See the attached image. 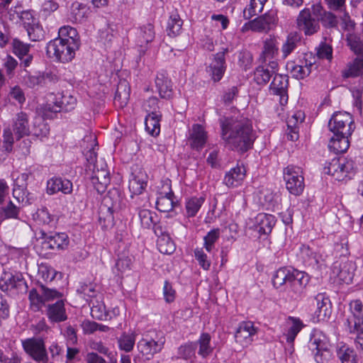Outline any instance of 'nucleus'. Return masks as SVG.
Instances as JSON below:
<instances>
[{
  "label": "nucleus",
  "mask_w": 363,
  "mask_h": 363,
  "mask_svg": "<svg viewBox=\"0 0 363 363\" xmlns=\"http://www.w3.org/2000/svg\"><path fill=\"white\" fill-rule=\"evenodd\" d=\"M219 123L220 137L226 147L242 153L252 148L255 135L247 118L223 116Z\"/></svg>",
  "instance_id": "1"
},
{
  "label": "nucleus",
  "mask_w": 363,
  "mask_h": 363,
  "mask_svg": "<svg viewBox=\"0 0 363 363\" xmlns=\"http://www.w3.org/2000/svg\"><path fill=\"white\" fill-rule=\"evenodd\" d=\"M328 127L334 134L328 143L329 149L335 154L345 152L350 146L349 138L355 129L352 115L347 112L334 113L329 121Z\"/></svg>",
  "instance_id": "2"
},
{
  "label": "nucleus",
  "mask_w": 363,
  "mask_h": 363,
  "mask_svg": "<svg viewBox=\"0 0 363 363\" xmlns=\"http://www.w3.org/2000/svg\"><path fill=\"white\" fill-rule=\"evenodd\" d=\"M79 45L80 43L74 40L65 42L55 38L48 43L46 52L50 57L65 63L70 62L74 57L75 51L79 49Z\"/></svg>",
  "instance_id": "3"
},
{
  "label": "nucleus",
  "mask_w": 363,
  "mask_h": 363,
  "mask_svg": "<svg viewBox=\"0 0 363 363\" xmlns=\"http://www.w3.org/2000/svg\"><path fill=\"white\" fill-rule=\"evenodd\" d=\"M329 346L328 339L322 331L318 330L312 331L308 347L313 354L314 359L317 363H328L330 360L332 353Z\"/></svg>",
  "instance_id": "4"
},
{
  "label": "nucleus",
  "mask_w": 363,
  "mask_h": 363,
  "mask_svg": "<svg viewBox=\"0 0 363 363\" xmlns=\"http://www.w3.org/2000/svg\"><path fill=\"white\" fill-rule=\"evenodd\" d=\"M354 171V161L345 157L333 158L330 162H326L323 168L325 174L331 175L337 181L351 179Z\"/></svg>",
  "instance_id": "5"
},
{
  "label": "nucleus",
  "mask_w": 363,
  "mask_h": 363,
  "mask_svg": "<svg viewBox=\"0 0 363 363\" xmlns=\"http://www.w3.org/2000/svg\"><path fill=\"white\" fill-rule=\"evenodd\" d=\"M62 294L54 289H50L40 284L37 288L29 291L28 298L30 308L34 311H40L45 302L60 298Z\"/></svg>",
  "instance_id": "6"
},
{
  "label": "nucleus",
  "mask_w": 363,
  "mask_h": 363,
  "mask_svg": "<svg viewBox=\"0 0 363 363\" xmlns=\"http://www.w3.org/2000/svg\"><path fill=\"white\" fill-rule=\"evenodd\" d=\"M283 173L287 190L291 194L300 195L305 187L302 169L297 166L289 165L284 169Z\"/></svg>",
  "instance_id": "7"
},
{
  "label": "nucleus",
  "mask_w": 363,
  "mask_h": 363,
  "mask_svg": "<svg viewBox=\"0 0 363 363\" xmlns=\"http://www.w3.org/2000/svg\"><path fill=\"white\" fill-rule=\"evenodd\" d=\"M296 27L305 35L311 36L317 33L320 29L318 19L313 15V11L305 8L301 10L296 18Z\"/></svg>",
  "instance_id": "8"
},
{
  "label": "nucleus",
  "mask_w": 363,
  "mask_h": 363,
  "mask_svg": "<svg viewBox=\"0 0 363 363\" xmlns=\"http://www.w3.org/2000/svg\"><path fill=\"white\" fill-rule=\"evenodd\" d=\"M22 346L25 352L35 361L39 363L48 362V356L43 339L32 337L23 340Z\"/></svg>",
  "instance_id": "9"
},
{
  "label": "nucleus",
  "mask_w": 363,
  "mask_h": 363,
  "mask_svg": "<svg viewBox=\"0 0 363 363\" xmlns=\"http://www.w3.org/2000/svg\"><path fill=\"white\" fill-rule=\"evenodd\" d=\"M91 169L93 172L91 182L94 189L99 194L105 192L111 181L110 173L107 169L106 164L101 161L100 164L94 165V167Z\"/></svg>",
  "instance_id": "10"
},
{
  "label": "nucleus",
  "mask_w": 363,
  "mask_h": 363,
  "mask_svg": "<svg viewBox=\"0 0 363 363\" xmlns=\"http://www.w3.org/2000/svg\"><path fill=\"white\" fill-rule=\"evenodd\" d=\"M350 315L346 320V325L350 333L357 332V328L363 330V303L360 300H353L350 303Z\"/></svg>",
  "instance_id": "11"
},
{
  "label": "nucleus",
  "mask_w": 363,
  "mask_h": 363,
  "mask_svg": "<svg viewBox=\"0 0 363 363\" xmlns=\"http://www.w3.org/2000/svg\"><path fill=\"white\" fill-rule=\"evenodd\" d=\"M313 301L316 306L313 317V321L320 322L329 319L332 313V304L329 297L325 293H320L314 297Z\"/></svg>",
  "instance_id": "12"
},
{
  "label": "nucleus",
  "mask_w": 363,
  "mask_h": 363,
  "mask_svg": "<svg viewBox=\"0 0 363 363\" xmlns=\"http://www.w3.org/2000/svg\"><path fill=\"white\" fill-rule=\"evenodd\" d=\"M299 256L306 265L314 269H321L325 264L323 256L306 245H301L299 247Z\"/></svg>",
  "instance_id": "13"
},
{
  "label": "nucleus",
  "mask_w": 363,
  "mask_h": 363,
  "mask_svg": "<svg viewBox=\"0 0 363 363\" xmlns=\"http://www.w3.org/2000/svg\"><path fill=\"white\" fill-rule=\"evenodd\" d=\"M257 329L250 321L242 322L235 334V339L237 343L242 347H247L253 341V336L257 333Z\"/></svg>",
  "instance_id": "14"
},
{
  "label": "nucleus",
  "mask_w": 363,
  "mask_h": 363,
  "mask_svg": "<svg viewBox=\"0 0 363 363\" xmlns=\"http://www.w3.org/2000/svg\"><path fill=\"white\" fill-rule=\"evenodd\" d=\"M227 52L228 49H225L221 52H217L207 68V72L214 82L220 81L225 72V55Z\"/></svg>",
  "instance_id": "15"
},
{
  "label": "nucleus",
  "mask_w": 363,
  "mask_h": 363,
  "mask_svg": "<svg viewBox=\"0 0 363 363\" xmlns=\"http://www.w3.org/2000/svg\"><path fill=\"white\" fill-rule=\"evenodd\" d=\"M288 85L289 82L286 76L275 74L269 86L271 91L279 96V103L281 106L286 105L288 102Z\"/></svg>",
  "instance_id": "16"
},
{
  "label": "nucleus",
  "mask_w": 363,
  "mask_h": 363,
  "mask_svg": "<svg viewBox=\"0 0 363 363\" xmlns=\"http://www.w3.org/2000/svg\"><path fill=\"white\" fill-rule=\"evenodd\" d=\"M165 340L161 337L157 341L154 340L142 339L138 342V348L140 352L150 359L155 354L160 352L163 348Z\"/></svg>",
  "instance_id": "17"
},
{
  "label": "nucleus",
  "mask_w": 363,
  "mask_h": 363,
  "mask_svg": "<svg viewBox=\"0 0 363 363\" xmlns=\"http://www.w3.org/2000/svg\"><path fill=\"white\" fill-rule=\"evenodd\" d=\"M45 314L49 321L52 323L64 322L67 319L65 303L62 300L48 304Z\"/></svg>",
  "instance_id": "18"
},
{
  "label": "nucleus",
  "mask_w": 363,
  "mask_h": 363,
  "mask_svg": "<svg viewBox=\"0 0 363 363\" xmlns=\"http://www.w3.org/2000/svg\"><path fill=\"white\" fill-rule=\"evenodd\" d=\"M246 171L242 166H236L231 168L223 179V184L228 187L233 188L237 187L242 184L244 179L245 178Z\"/></svg>",
  "instance_id": "19"
},
{
  "label": "nucleus",
  "mask_w": 363,
  "mask_h": 363,
  "mask_svg": "<svg viewBox=\"0 0 363 363\" xmlns=\"http://www.w3.org/2000/svg\"><path fill=\"white\" fill-rule=\"evenodd\" d=\"M147 175L142 169L135 170L129 180L128 188L133 194H140L147 186Z\"/></svg>",
  "instance_id": "20"
},
{
  "label": "nucleus",
  "mask_w": 363,
  "mask_h": 363,
  "mask_svg": "<svg viewBox=\"0 0 363 363\" xmlns=\"http://www.w3.org/2000/svg\"><path fill=\"white\" fill-rule=\"evenodd\" d=\"M1 288L3 291L14 290L17 293H22L26 291L27 284L21 274H11L1 284Z\"/></svg>",
  "instance_id": "21"
},
{
  "label": "nucleus",
  "mask_w": 363,
  "mask_h": 363,
  "mask_svg": "<svg viewBox=\"0 0 363 363\" xmlns=\"http://www.w3.org/2000/svg\"><path fill=\"white\" fill-rule=\"evenodd\" d=\"M61 191L68 194L72 191V183L66 179L60 177L52 178L47 182V193L50 195Z\"/></svg>",
  "instance_id": "22"
},
{
  "label": "nucleus",
  "mask_w": 363,
  "mask_h": 363,
  "mask_svg": "<svg viewBox=\"0 0 363 363\" xmlns=\"http://www.w3.org/2000/svg\"><path fill=\"white\" fill-rule=\"evenodd\" d=\"M275 23V18L270 14H265L257 17L250 21L247 24L250 29L253 31L262 33L267 32L271 29L272 25ZM247 26V24L245 25Z\"/></svg>",
  "instance_id": "23"
},
{
  "label": "nucleus",
  "mask_w": 363,
  "mask_h": 363,
  "mask_svg": "<svg viewBox=\"0 0 363 363\" xmlns=\"http://www.w3.org/2000/svg\"><path fill=\"white\" fill-rule=\"evenodd\" d=\"M276 223V218L273 215L259 213L255 217V228L259 234L267 235L272 232Z\"/></svg>",
  "instance_id": "24"
},
{
  "label": "nucleus",
  "mask_w": 363,
  "mask_h": 363,
  "mask_svg": "<svg viewBox=\"0 0 363 363\" xmlns=\"http://www.w3.org/2000/svg\"><path fill=\"white\" fill-rule=\"evenodd\" d=\"M312 9H313V15L318 19V23L321 22L324 27L332 28L337 26V17L333 13L325 11L320 5H313Z\"/></svg>",
  "instance_id": "25"
},
{
  "label": "nucleus",
  "mask_w": 363,
  "mask_h": 363,
  "mask_svg": "<svg viewBox=\"0 0 363 363\" xmlns=\"http://www.w3.org/2000/svg\"><path fill=\"white\" fill-rule=\"evenodd\" d=\"M207 140V134L204 128L199 124H194L190 132L189 141L194 149H200L203 147Z\"/></svg>",
  "instance_id": "26"
},
{
  "label": "nucleus",
  "mask_w": 363,
  "mask_h": 363,
  "mask_svg": "<svg viewBox=\"0 0 363 363\" xmlns=\"http://www.w3.org/2000/svg\"><path fill=\"white\" fill-rule=\"evenodd\" d=\"M155 85L161 98L169 99L173 96L171 80L164 73H158L155 78Z\"/></svg>",
  "instance_id": "27"
},
{
  "label": "nucleus",
  "mask_w": 363,
  "mask_h": 363,
  "mask_svg": "<svg viewBox=\"0 0 363 363\" xmlns=\"http://www.w3.org/2000/svg\"><path fill=\"white\" fill-rule=\"evenodd\" d=\"M30 48L29 44L25 43L18 39L13 40V52L22 60L24 67H28L33 60L32 55H29Z\"/></svg>",
  "instance_id": "28"
},
{
  "label": "nucleus",
  "mask_w": 363,
  "mask_h": 363,
  "mask_svg": "<svg viewBox=\"0 0 363 363\" xmlns=\"http://www.w3.org/2000/svg\"><path fill=\"white\" fill-rule=\"evenodd\" d=\"M130 88L129 83L125 79H121L118 82L114 96V104L120 108L124 107L130 99Z\"/></svg>",
  "instance_id": "29"
},
{
  "label": "nucleus",
  "mask_w": 363,
  "mask_h": 363,
  "mask_svg": "<svg viewBox=\"0 0 363 363\" xmlns=\"http://www.w3.org/2000/svg\"><path fill=\"white\" fill-rule=\"evenodd\" d=\"M278 42L275 37L269 36L263 44V50L260 54L259 60L267 63V60L274 59L278 54Z\"/></svg>",
  "instance_id": "30"
},
{
  "label": "nucleus",
  "mask_w": 363,
  "mask_h": 363,
  "mask_svg": "<svg viewBox=\"0 0 363 363\" xmlns=\"http://www.w3.org/2000/svg\"><path fill=\"white\" fill-rule=\"evenodd\" d=\"M351 264L348 262H338L333 264L332 267L333 274L340 281L350 284L353 278V274L351 272Z\"/></svg>",
  "instance_id": "31"
},
{
  "label": "nucleus",
  "mask_w": 363,
  "mask_h": 363,
  "mask_svg": "<svg viewBox=\"0 0 363 363\" xmlns=\"http://www.w3.org/2000/svg\"><path fill=\"white\" fill-rule=\"evenodd\" d=\"M69 243V237L65 233H55L45 239V244L52 250H65L67 248Z\"/></svg>",
  "instance_id": "32"
},
{
  "label": "nucleus",
  "mask_w": 363,
  "mask_h": 363,
  "mask_svg": "<svg viewBox=\"0 0 363 363\" xmlns=\"http://www.w3.org/2000/svg\"><path fill=\"white\" fill-rule=\"evenodd\" d=\"M211 337L208 333H203L201 334L197 341L194 342L196 345V348L199 347L198 354L203 358H206L211 353L213 350V347L211 345Z\"/></svg>",
  "instance_id": "33"
},
{
  "label": "nucleus",
  "mask_w": 363,
  "mask_h": 363,
  "mask_svg": "<svg viewBox=\"0 0 363 363\" xmlns=\"http://www.w3.org/2000/svg\"><path fill=\"white\" fill-rule=\"evenodd\" d=\"M84 143H90V147H87V150L85 151L84 155L87 162L89 163V169L94 167V165L100 164L96 160L97 153L96 152V147L97 146L96 138L94 135H86L84 138Z\"/></svg>",
  "instance_id": "34"
},
{
  "label": "nucleus",
  "mask_w": 363,
  "mask_h": 363,
  "mask_svg": "<svg viewBox=\"0 0 363 363\" xmlns=\"http://www.w3.org/2000/svg\"><path fill=\"white\" fill-rule=\"evenodd\" d=\"M155 36L154 26L152 23H147L140 27L137 33V43L143 48L149 43H151Z\"/></svg>",
  "instance_id": "35"
},
{
  "label": "nucleus",
  "mask_w": 363,
  "mask_h": 363,
  "mask_svg": "<svg viewBox=\"0 0 363 363\" xmlns=\"http://www.w3.org/2000/svg\"><path fill=\"white\" fill-rule=\"evenodd\" d=\"M13 130L18 139L29 135L28 117L26 113L21 112L17 114Z\"/></svg>",
  "instance_id": "36"
},
{
  "label": "nucleus",
  "mask_w": 363,
  "mask_h": 363,
  "mask_svg": "<svg viewBox=\"0 0 363 363\" xmlns=\"http://www.w3.org/2000/svg\"><path fill=\"white\" fill-rule=\"evenodd\" d=\"M88 8L79 2H74L70 8L68 19L72 23H82L86 17Z\"/></svg>",
  "instance_id": "37"
},
{
  "label": "nucleus",
  "mask_w": 363,
  "mask_h": 363,
  "mask_svg": "<svg viewBox=\"0 0 363 363\" xmlns=\"http://www.w3.org/2000/svg\"><path fill=\"white\" fill-rule=\"evenodd\" d=\"M308 281L309 278L306 274L296 269H293L290 286L296 294L299 295L302 293Z\"/></svg>",
  "instance_id": "38"
},
{
  "label": "nucleus",
  "mask_w": 363,
  "mask_h": 363,
  "mask_svg": "<svg viewBox=\"0 0 363 363\" xmlns=\"http://www.w3.org/2000/svg\"><path fill=\"white\" fill-rule=\"evenodd\" d=\"M289 329L286 334V342L293 344L296 335L304 327V324L299 318L289 316L288 318Z\"/></svg>",
  "instance_id": "39"
},
{
  "label": "nucleus",
  "mask_w": 363,
  "mask_h": 363,
  "mask_svg": "<svg viewBox=\"0 0 363 363\" xmlns=\"http://www.w3.org/2000/svg\"><path fill=\"white\" fill-rule=\"evenodd\" d=\"M363 74V55L355 57L349 62L347 69L342 72L345 78L356 77Z\"/></svg>",
  "instance_id": "40"
},
{
  "label": "nucleus",
  "mask_w": 363,
  "mask_h": 363,
  "mask_svg": "<svg viewBox=\"0 0 363 363\" xmlns=\"http://www.w3.org/2000/svg\"><path fill=\"white\" fill-rule=\"evenodd\" d=\"M160 113H148L145 119V130L151 135H157L160 132Z\"/></svg>",
  "instance_id": "41"
},
{
  "label": "nucleus",
  "mask_w": 363,
  "mask_h": 363,
  "mask_svg": "<svg viewBox=\"0 0 363 363\" xmlns=\"http://www.w3.org/2000/svg\"><path fill=\"white\" fill-rule=\"evenodd\" d=\"M138 217L141 226L146 229L152 228L158 220V216L155 212L145 208L138 210Z\"/></svg>",
  "instance_id": "42"
},
{
  "label": "nucleus",
  "mask_w": 363,
  "mask_h": 363,
  "mask_svg": "<svg viewBox=\"0 0 363 363\" xmlns=\"http://www.w3.org/2000/svg\"><path fill=\"white\" fill-rule=\"evenodd\" d=\"M347 46L356 55H363V40L360 35L355 33L346 34Z\"/></svg>",
  "instance_id": "43"
},
{
  "label": "nucleus",
  "mask_w": 363,
  "mask_h": 363,
  "mask_svg": "<svg viewBox=\"0 0 363 363\" xmlns=\"http://www.w3.org/2000/svg\"><path fill=\"white\" fill-rule=\"evenodd\" d=\"M204 201L205 198L203 196H193L186 199L185 204L186 216L188 217H194L202 206Z\"/></svg>",
  "instance_id": "44"
},
{
  "label": "nucleus",
  "mask_w": 363,
  "mask_h": 363,
  "mask_svg": "<svg viewBox=\"0 0 363 363\" xmlns=\"http://www.w3.org/2000/svg\"><path fill=\"white\" fill-rule=\"evenodd\" d=\"M174 194L172 191L167 193L165 195H162L157 198L156 201V207L158 211L162 212H169L174 206V201L173 200Z\"/></svg>",
  "instance_id": "45"
},
{
  "label": "nucleus",
  "mask_w": 363,
  "mask_h": 363,
  "mask_svg": "<svg viewBox=\"0 0 363 363\" xmlns=\"http://www.w3.org/2000/svg\"><path fill=\"white\" fill-rule=\"evenodd\" d=\"M267 1V0H250V4L243 11L245 18L250 19L252 16L261 13Z\"/></svg>",
  "instance_id": "46"
},
{
  "label": "nucleus",
  "mask_w": 363,
  "mask_h": 363,
  "mask_svg": "<svg viewBox=\"0 0 363 363\" xmlns=\"http://www.w3.org/2000/svg\"><path fill=\"white\" fill-rule=\"evenodd\" d=\"M183 21L177 13H172L168 20L167 32L169 36L174 37L179 34Z\"/></svg>",
  "instance_id": "47"
},
{
  "label": "nucleus",
  "mask_w": 363,
  "mask_h": 363,
  "mask_svg": "<svg viewBox=\"0 0 363 363\" xmlns=\"http://www.w3.org/2000/svg\"><path fill=\"white\" fill-rule=\"evenodd\" d=\"M300 37L296 33H290L281 47L283 57H287L297 47Z\"/></svg>",
  "instance_id": "48"
},
{
  "label": "nucleus",
  "mask_w": 363,
  "mask_h": 363,
  "mask_svg": "<svg viewBox=\"0 0 363 363\" xmlns=\"http://www.w3.org/2000/svg\"><path fill=\"white\" fill-rule=\"evenodd\" d=\"M23 83L28 88L38 89L44 86L45 83V76L41 73L28 74L23 77Z\"/></svg>",
  "instance_id": "49"
},
{
  "label": "nucleus",
  "mask_w": 363,
  "mask_h": 363,
  "mask_svg": "<svg viewBox=\"0 0 363 363\" xmlns=\"http://www.w3.org/2000/svg\"><path fill=\"white\" fill-rule=\"evenodd\" d=\"M135 342V334L134 333H123L118 338V344L120 350L126 352H130Z\"/></svg>",
  "instance_id": "50"
},
{
  "label": "nucleus",
  "mask_w": 363,
  "mask_h": 363,
  "mask_svg": "<svg viewBox=\"0 0 363 363\" xmlns=\"http://www.w3.org/2000/svg\"><path fill=\"white\" fill-rule=\"evenodd\" d=\"M196 345L194 342H188L182 345L177 350V358L185 360L195 357Z\"/></svg>",
  "instance_id": "51"
},
{
  "label": "nucleus",
  "mask_w": 363,
  "mask_h": 363,
  "mask_svg": "<svg viewBox=\"0 0 363 363\" xmlns=\"http://www.w3.org/2000/svg\"><path fill=\"white\" fill-rule=\"evenodd\" d=\"M104 203L111 212L118 211L121 207V198L117 191H108L104 198Z\"/></svg>",
  "instance_id": "52"
},
{
  "label": "nucleus",
  "mask_w": 363,
  "mask_h": 363,
  "mask_svg": "<svg viewBox=\"0 0 363 363\" xmlns=\"http://www.w3.org/2000/svg\"><path fill=\"white\" fill-rule=\"evenodd\" d=\"M157 245L159 251L162 254L170 255L175 250L174 243L169 235L158 238Z\"/></svg>",
  "instance_id": "53"
},
{
  "label": "nucleus",
  "mask_w": 363,
  "mask_h": 363,
  "mask_svg": "<svg viewBox=\"0 0 363 363\" xmlns=\"http://www.w3.org/2000/svg\"><path fill=\"white\" fill-rule=\"evenodd\" d=\"M19 212L20 208L14 205L11 201H9L6 206H4L3 204L0 206V215L6 219H17L18 218Z\"/></svg>",
  "instance_id": "54"
},
{
  "label": "nucleus",
  "mask_w": 363,
  "mask_h": 363,
  "mask_svg": "<svg viewBox=\"0 0 363 363\" xmlns=\"http://www.w3.org/2000/svg\"><path fill=\"white\" fill-rule=\"evenodd\" d=\"M132 264V259L130 257L123 255H118V258L115 265V270H116L117 274L119 276L124 273H126L130 270Z\"/></svg>",
  "instance_id": "55"
},
{
  "label": "nucleus",
  "mask_w": 363,
  "mask_h": 363,
  "mask_svg": "<svg viewBox=\"0 0 363 363\" xmlns=\"http://www.w3.org/2000/svg\"><path fill=\"white\" fill-rule=\"evenodd\" d=\"M58 35L59 37L56 39L62 40L65 42H67V40L69 41L72 40L79 42L77 30L69 26H65L61 27L59 29Z\"/></svg>",
  "instance_id": "56"
},
{
  "label": "nucleus",
  "mask_w": 363,
  "mask_h": 363,
  "mask_svg": "<svg viewBox=\"0 0 363 363\" xmlns=\"http://www.w3.org/2000/svg\"><path fill=\"white\" fill-rule=\"evenodd\" d=\"M220 237V229L214 228L210 230L203 238V246L207 252H211L215 248V244Z\"/></svg>",
  "instance_id": "57"
},
{
  "label": "nucleus",
  "mask_w": 363,
  "mask_h": 363,
  "mask_svg": "<svg viewBox=\"0 0 363 363\" xmlns=\"http://www.w3.org/2000/svg\"><path fill=\"white\" fill-rule=\"evenodd\" d=\"M60 111H62L61 106L59 105L57 97L53 101L48 102L43 108V116L47 118H53L56 113Z\"/></svg>",
  "instance_id": "58"
},
{
  "label": "nucleus",
  "mask_w": 363,
  "mask_h": 363,
  "mask_svg": "<svg viewBox=\"0 0 363 363\" xmlns=\"http://www.w3.org/2000/svg\"><path fill=\"white\" fill-rule=\"evenodd\" d=\"M272 75L269 72V69L263 65L257 67L255 72V79L259 84H267Z\"/></svg>",
  "instance_id": "59"
},
{
  "label": "nucleus",
  "mask_w": 363,
  "mask_h": 363,
  "mask_svg": "<svg viewBox=\"0 0 363 363\" xmlns=\"http://www.w3.org/2000/svg\"><path fill=\"white\" fill-rule=\"evenodd\" d=\"M57 274V272L46 264H41L38 269V276L45 282L52 281Z\"/></svg>",
  "instance_id": "60"
},
{
  "label": "nucleus",
  "mask_w": 363,
  "mask_h": 363,
  "mask_svg": "<svg viewBox=\"0 0 363 363\" xmlns=\"http://www.w3.org/2000/svg\"><path fill=\"white\" fill-rule=\"evenodd\" d=\"M18 16L25 28L33 26L39 22L38 18L34 16L33 11L30 10L21 11L18 13Z\"/></svg>",
  "instance_id": "61"
},
{
  "label": "nucleus",
  "mask_w": 363,
  "mask_h": 363,
  "mask_svg": "<svg viewBox=\"0 0 363 363\" xmlns=\"http://www.w3.org/2000/svg\"><path fill=\"white\" fill-rule=\"evenodd\" d=\"M337 355L342 363H357L354 350L346 346L340 348Z\"/></svg>",
  "instance_id": "62"
},
{
  "label": "nucleus",
  "mask_w": 363,
  "mask_h": 363,
  "mask_svg": "<svg viewBox=\"0 0 363 363\" xmlns=\"http://www.w3.org/2000/svg\"><path fill=\"white\" fill-rule=\"evenodd\" d=\"M28 183L20 180V177H18L14 181V188L13 189V196L17 199L18 202L23 201L24 191L27 188Z\"/></svg>",
  "instance_id": "63"
},
{
  "label": "nucleus",
  "mask_w": 363,
  "mask_h": 363,
  "mask_svg": "<svg viewBox=\"0 0 363 363\" xmlns=\"http://www.w3.org/2000/svg\"><path fill=\"white\" fill-rule=\"evenodd\" d=\"M58 99L59 105L61 106V110L65 111H70L74 109L76 104V99L72 96H60L57 97Z\"/></svg>",
  "instance_id": "64"
}]
</instances>
